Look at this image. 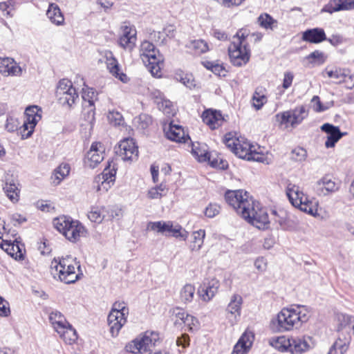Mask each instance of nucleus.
Instances as JSON below:
<instances>
[{
    "label": "nucleus",
    "mask_w": 354,
    "mask_h": 354,
    "mask_svg": "<svg viewBox=\"0 0 354 354\" xmlns=\"http://www.w3.org/2000/svg\"><path fill=\"white\" fill-rule=\"evenodd\" d=\"M53 277L65 283H73L83 275L80 262L71 255L54 258L50 266Z\"/></svg>",
    "instance_id": "1"
},
{
    "label": "nucleus",
    "mask_w": 354,
    "mask_h": 354,
    "mask_svg": "<svg viewBox=\"0 0 354 354\" xmlns=\"http://www.w3.org/2000/svg\"><path fill=\"white\" fill-rule=\"evenodd\" d=\"M308 319V312L304 306L284 308L277 316V328L280 332L289 331L294 328H298Z\"/></svg>",
    "instance_id": "2"
},
{
    "label": "nucleus",
    "mask_w": 354,
    "mask_h": 354,
    "mask_svg": "<svg viewBox=\"0 0 354 354\" xmlns=\"http://www.w3.org/2000/svg\"><path fill=\"white\" fill-rule=\"evenodd\" d=\"M249 32L246 29L239 30L228 46V54L234 66H241L250 60V50L246 41Z\"/></svg>",
    "instance_id": "3"
},
{
    "label": "nucleus",
    "mask_w": 354,
    "mask_h": 354,
    "mask_svg": "<svg viewBox=\"0 0 354 354\" xmlns=\"http://www.w3.org/2000/svg\"><path fill=\"white\" fill-rule=\"evenodd\" d=\"M54 227L66 239L72 243H76L80 237L85 236L86 229L77 220H73L67 216H60L53 221Z\"/></svg>",
    "instance_id": "4"
},
{
    "label": "nucleus",
    "mask_w": 354,
    "mask_h": 354,
    "mask_svg": "<svg viewBox=\"0 0 354 354\" xmlns=\"http://www.w3.org/2000/svg\"><path fill=\"white\" fill-rule=\"evenodd\" d=\"M140 56L153 76L158 77L161 76L160 64L162 62L163 58L153 43L149 41L142 42L140 48Z\"/></svg>",
    "instance_id": "5"
},
{
    "label": "nucleus",
    "mask_w": 354,
    "mask_h": 354,
    "mask_svg": "<svg viewBox=\"0 0 354 354\" xmlns=\"http://www.w3.org/2000/svg\"><path fill=\"white\" fill-rule=\"evenodd\" d=\"M308 112L304 106L279 112L275 115L279 128L288 129L295 128L307 117Z\"/></svg>",
    "instance_id": "6"
},
{
    "label": "nucleus",
    "mask_w": 354,
    "mask_h": 354,
    "mask_svg": "<svg viewBox=\"0 0 354 354\" xmlns=\"http://www.w3.org/2000/svg\"><path fill=\"white\" fill-rule=\"evenodd\" d=\"M250 205V207L245 211L249 216L241 215V217L259 230L268 228L270 221L266 209L263 207L259 202L254 200L251 201Z\"/></svg>",
    "instance_id": "7"
},
{
    "label": "nucleus",
    "mask_w": 354,
    "mask_h": 354,
    "mask_svg": "<svg viewBox=\"0 0 354 354\" xmlns=\"http://www.w3.org/2000/svg\"><path fill=\"white\" fill-rule=\"evenodd\" d=\"M225 200L238 214L249 216L245 211L250 207V203L253 198L249 196L247 192L242 189L227 190L225 194Z\"/></svg>",
    "instance_id": "8"
},
{
    "label": "nucleus",
    "mask_w": 354,
    "mask_h": 354,
    "mask_svg": "<svg viewBox=\"0 0 354 354\" xmlns=\"http://www.w3.org/2000/svg\"><path fill=\"white\" fill-rule=\"evenodd\" d=\"M286 192L289 201L294 207L310 215L315 214L312 202L308 199L298 185L289 183Z\"/></svg>",
    "instance_id": "9"
},
{
    "label": "nucleus",
    "mask_w": 354,
    "mask_h": 354,
    "mask_svg": "<svg viewBox=\"0 0 354 354\" xmlns=\"http://www.w3.org/2000/svg\"><path fill=\"white\" fill-rule=\"evenodd\" d=\"M147 228L152 231L166 236H171L176 239L185 241L188 237V232L183 229L181 225L178 223H174L172 221H155L149 222Z\"/></svg>",
    "instance_id": "10"
},
{
    "label": "nucleus",
    "mask_w": 354,
    "mask_h": 354,
    "mask_svg": "<svg viewBox=\"0 0 354 354\" xmlns=\"http://www.w3.org/2000/svg\"><path fill=\"white\" fill-rule=\"evenodd\" d=\"M129 309L124 303H115L108 315L107 321L112 337H116L127 322Z\"/></svg>",
    "instance_id": "11"
},
{
    "label": "nucleus",
    "mask_w": 354,
    "mask_h": 354,
    "mask_svg": "<svg viewBox=\"0 0 354 354\" xmlns=\"http://www.w3.org/2000/svg\"><path fill=\"white\" fill-rule=\"evenodd\" d=\"M158 339V333L153 331H147L142 335L136 337L127 344L125 348L127 351L131 353H143L154 346Z\"/></svg>",
    "instance_id": "12"
},
{
    "label": "nucleus",
    "mask_w": 354,
    "mask_h": 354,
    "mask_svg": "<svg viewBox=\"0 0 354 354\" xmlns=\"http://www.w3.org/2000/svg\"><path fill=\"white\" fill-rule=\"evenodd\" d=\"M192 153L198 159L199 162H205L208 160L211 166L224 169L227 164L225 161L220 160H211L210 155L207 151V146L203 143H193L192 146Z\"/></svg>",
    "instance_id": "13"
},
{
    "label": "nucleus",
    "mask_w": 354,
    "mask_h": 354,
    "mask_svg": "<svg viewBox=\"0 0 354 354\" xmlns=\"http://www.w3.org/2000/svg\"><path fill=\"white\" fill-rule=\"evenodd\" d=\"M136 28L127 22L123 23L120 28L119 44L124 49L131 50L137 41Z\"/></svg>",
    "instance_id": "14"
},
{
    "label": "nucleus",
    "mask_w": 354,
    "mask_h": 354,
    "mask_svg": "<svg viewBox=\"0 0 354 354\" xmlns=\"http://www.w3.org/2000/svg\"><path fill=\"white\" fill-rule=\"evenodd\" d=\"M116 154L123 160H134L138 158V149L133 138H125L120 141L115 149Z\"/></svg>",
    "instance_id": "15"
},
{
    "label": "nucleus",
    "mask_w": 354,
    "mask_h": 354,
    "mask_svg": "<svg viewBox=\"0 0 354 354\" xmlns=\"http://www.w3.org/2000/svg\"><path fill=\"white\" fill-rule=\"evenodd\" d=\"M104 147L100 142H93L87 152L85 162L90 168H95L104 156Z\"/></svg>",
    "instance_id": "16"
},
{
    "label": "nucleus",
    "mask_w": 354,
    "mask_h": 354,
    "mask_svg": "<svg viewBox=\"0 0 354 354\" xmlns=\"http://www.w3.org/2000/svg\"><path fill=\"white\" fill-rule=\"evenodd\" d=\"M243 299L239 295H234L226 308L227 318L232 325L237 322L241 315Z\"/></svg>",
    "instance_id": "17"
},
{
    "label": "nucleus",
    "mask_w": 354,
    "mask_h": 354,
    "mask_svg": "<svg viewBox=\"0 0 354 354\" xmlns=\"http://www.w3.org/2000/svg\"><path fill=\"white\" fill-rule=\"evenodd\" d=\"M322 131L326 133L327 140L325 142L326 148H331L335 145L346 133H342L338 127L334 126L329 123H325L321 127Z\"/></svg>",
    "instance_id": "18"
},
{
    "label": "nucleus",
    "mask_w": 354,
    "mask_h": 354,
    "mask_svg": "<svg viewBox=\"0 0 354 354\" xmlns=\"http://www.w3.org/2000/svg\"><path fill=\"white\" fill-rule=\"evenodd\" d=\"M219 288V281L212 279L208 283H204L198 290V295L205 302L209 301L216 294Z\"/></svg>",
    "instance_id": "19"
},
{
    "label": "nucleus",
    "mask_w": 354,
    "mask_h": 354,
    "mask_svg": "<svg viewBox=\"0 0 354 354\" xmlns=\"http://www.w3.org/2000/svg\"><path fill=\"white\" fill-rule=\"evenodd\" d=\"M290 352L292 354H300L308 351L313 346L312 338L309 336L290 338Z\"/></svg>",
    "instance_id": "20"
},
{
    "label": "nucleus",
    "mask_w": 354,
    "mask_h": 354,
    "mask_svg": "<svg viewBox=\"0 0 354 354\" xmlns=\"http://www.w3.org/2000/svg\"><path fill=\"white\" fill-rule=\"evenodd\" d=\"M354 10V0H330L322 9V12L332 14L342 10Z\"/></svg>",
    "instance_id": "21"
},
{
    "label": "nucleus",
    "mask_w": 354,
    "mask_h": 354,
    "mask_svg": "<svg viewBox=\"0 0 354 354\" xmlns=\"http://www.w3.org/2000/svg\"><path fill=\"white\" fill-rule=\"evenodd\" d=\"M18 186V180L12 176L6 178L3 190L8 198L13 203H17L19 199L20 189Z\"/></svg>",
    "instance_id": "22"
},
{
    "label": "nucleus",
    "mask_w": 354,
    "mask_h": 354,
    "mask_svg": "<svg viewBox=\"0 0 354 354\" xmlns=\"http://www.w3.org/2000/svg\"><path fill=\"white\" fill-rule=\"evenodd\" d=\"M165 133L166 137L176 142H185L188 136H186L183 127L180 125L174 124L171 122L168 127H165Z\"/></svg>",
    "instance_id": "23"
},
{
    "label": "nucleus",
    "mask_w": 354,
    "mask_h": 354,
    "mask_svg": "<svg viewBox=\"0 0 354 354\" xmlns=\"http://www.w3.org/2000/svg\"><path fill=\"white\" fill-rule=\"evenodd\" d=\"M21 69L15 60L10 57L0 59V73L5 76L19 75Z\"/></svg>",
    "instance_id": "24"
},
{
    "label": "nucleus",
    "mask_w": 354,
    "mask_h": 354,
    "mask_svg": "<svg viewBox=\"0 0 354 354\" xmlns=\"http://www.w3.org/2000/svg\"><path fill=\"white\" fill-rule=\"evenodd\" d=\"M116 174V167L115 162L111 160L108 162V165L104 168L103 172L100 176H98L96 178L97 181L102 180L101 186L103 187L104 189H108L106 185L109 186L110 183H113L115 178Z\"/></svg>",
    "instance_id": "25"
},
{
    "label": "nucleus",
    "mask_w": 354,
    "mask_h": 354,
    "mask_svg": "<svg viewBox=\"0 0 354 354\" xmlns=\"http://www.w3.org/2000/svg\"><path fill=\"white\" fill-rule=\"evenodd\" d=\"M252 334L245 332L234 346L231 354H246L252 344Z\"/></svg>",
    "instance_id": "26"
},
{
    "label": "nucleus",
    "mask_w": 354,
    "mask_h": 354,
    "mask_svg": "<svg viewBox=\"0 0 354 354\" xmlns=\"http://www.w3.org/2000/svg\"><path fill=\"white\" fill-rule=\"evenodd\" d=\"M303 41L313 43L319 44L326 40V36L323 28H314L308 29L302 34Z\"/></svg>",
    "instance_id": "27"
},
{
    "label": "nucleus",
    "mask_w": 354,
    "mask_h": 354,
    "mask_svg": "<svg viewBox=\"0 0 354 354\" xmlns=\"http://www.w3.org/2000/svg\"><path fill=\"white\" fill-rule=\"evenodd\" d=\"M202 119L212 129L218 127L223 122L221 114L216 111L212 110L204 111L202 115Z\"/></svg>",
    "instance_id": "28"
},
{
    "label": "nucleus",
    "mask_w": 354,
    "mask_h": 354,
    "mask_svg": "<svg viewBox=\"0 0 354 354\" xmlns=\"http://www.w3.org/2000/svg\"><path fill=\"white\" fill-rule=\"evenodd\" d=\"M46 16L49 20L56 26L64 24V17L56 3H50L46 12Z\"/></svg>",
    "instance_id": "29"
},
{
    "label": "nucleus",
    "mask_w": 354,
    "mask_h": 354,
    "mask_svg": "<svg viewBox=\"0 0 354 354\" xmlns=\"http://www.w3.org/2000/svg\"><path fill=\"white\" fill-rule=\"evenodd\" d=\"M205 237V230L201 229L193 232L191 234V240L189 245V250L192 252H199L203 245Z\"/></svg>",
    "instance_id": "30"
},
{
    "label": "nucleus",
    "mask_w": 354,
    "mask_h": 354,
    "mask_svg": "<svg viewBox=\"0 0 354 354\" xmlns=\"http://www.w3.org/2000/svg\"><path fill=\"white\" fill-rule=\"evenodd\" d=\"M63 329H59L56 332L59 335V337L68 344L74 343L77 339V335L75 329L69 324L67 326H63Z\"/></svg>",
    "instance_id": "31"
},
{
    "label": "nucleus",
    "mask_w": 354,
    "mask_h": 354,
    "mask_svg": "<svg viewBox=\"0 0 354 354\" xmlns=\"http://www.w3.org/2000/svg\"><path fill=\"white\" fill-rule=\"evenodd\" d=\"M253 148H254V147L249 142L239 140L234 153L239 158L248 160Z\"/></svg>",
    "instance_id": "32"
},
{
    "label": "nucleus",
    "mask_w": 354,
    "mask_h": 354,
    "mask_svg": "<svg viewBox=\"0 0 354 354\" xmlns=\"http://www.w3.org/2000/svg\"><path fill=\"white\" fill-rule=\"evenodd\" d=\"M290 338L285 336L272 337L270 339V344L281 352H290Z\"/></svg>",
    "instance_id": "33"
},
{
    "label": "nucleus",
    "mask_w": 354,
    "mask_h": 354,
    "mask_svg": "<svg viewBox=\"0 0 354 354\" xmlns=\"http://www.w3.org/2000/svg\"><path fill=\"white\" fill-rule=\"evenodd\" d=\"M49 320L55 331L59 329H63V326H67L68 323L64 316L57 310L50 313Z\"/></svg>",
    "instance_id": "34"
},
{
    "label": "nucleus",
    "mask_w": 354,
    "mask_h": 354,
    "mask_svg": "<svg viewBox=\"0 0 354 354\" xmlns=\"http://www.w3.org/2000/svg\"><path fill=\"white\" fill-rule=\"evenodd\" d=\"M71 167L68 163H62L57 167L53 175V183L59 185L70 173Z\"/></svg>",
    "instance_id": "35"
},
{
    "label": "nucleus",
    "mask_w": 354,
    "mask_h": 354,
    "mask_svg": "<svg viewBox=\"0 0 354 354\" xmlns=\"http://www.w3.org/2000/svg\"><path fill=\"white\" fill-rule=\"evenodd\" d=\"M185 46L198 55L205 53L209 50L207 43L203 39L189 41Z\"/></svg>",
    "instance_id": "36"
},
{
    "label": "nucleus",
    "mask_w": 354,
    "mask_h": 354,
    "mask_svg": "<svg viewBox=\"0 0 354 354\" xmlns=\"http://www.w3.org/2000/svg\"><path fill=\"white\" fill-rule=\"evenodd\" d=\"M107 67L110 73L120 81L124 83L128 81V77L120 71L118 61L115 58L108 59Z\"/></svg>",
    "instance_id": "37"
},
{
    "label": "nucleus",
    "mask_w": 354,
    "mask_h": 354,
    "mask_svg": "<svg viewBox=\"0 0 354 354\" xmlns=\"http://www.w3.org/2000/svg\"><path fill=\"white\" fill-rule=\"evenodd\" d=\"M326 73L328 77L335 80V83L340 84L347 82L348 71L344 68H335V70L328 71Z\"/></svg>",
    "instance_id": "38"
},
{
    "label": "nucleus",
    "mask_w": 354,
    "mask_h": 354,
    "mask_svg": "<svg viewBox=\"0 0 354 354\" xmlns=\"http://www.w3.org/2000/svg\"><path fill=\"white\" fill-rule=\"evenodd\" d=\"M317 184L322 187L324 195H326L330 192H335L338 189L335 183L328 176L320 179L317 182Z\"/></svg>",
    "instance_id": "39"
},
{
    "label": "nucleus",
    "mask_w": 354,
    "mask_h": 354,
    "mask_svg": "<svg viewBox=\"0 0 354 354\" xmlns=\"http://www.w3.org/2000/svg\"><path fill=\"white\" fill-rule=\"evenodd\" d=\"M348 344L349 340L348 339L342 340L339 338L333 344L328 354H344L348 349Z\"/></svg>",
    "instance_id": "40"
},
{
    "label": "nucleus",
    "mask_w": 354,
    "mask_h": 354,
    "mask_svg": "<svg viewBox=\"0 0 354 354\" xmlns=\"http://www.w3.org/2000/svg\"><path fill=\"white\" fill-rule=\"evenodd\" d=\"M337 321L339 322V329L348 328L353 330L354 335V317L346 315V314H338Z\"/></svg>",
    "instance_id": "41"
},
{
    "label": "nucleus",
    "mask_w": 354,
    "mask_h": 354,
    "mask_svg": "<svg viewBox=\"0 0 354 354\" xmlns=\"http://www.w3.org/2000/svg\"><path fill=\"white\" fill-rule=\"evenodd\" d=\"M82 119L89 125L90 129L93 128L95 121V105H83Z\"/></svg>",
    "instance_id": "42"
},
{
    "label": "nucleus",
    "mask_w": 354,
    "mask_h": 354,
    "mask_svg": "<svg viewBox=\"0 0 354 354\" xmlns=\"http://www.w3.org/2000/svg\"><path fill=\"white\" fill-rule=\"evenodd\" d=\"M195 293V287L192 284L185 285L180 290V297L181 301L186 304L192 301Z\"/></svg>",
    "instance_id": "43"
},
{
    "label": "nucleus",
    "mask_w": 354,
    "mask_h": 354,
    "mask_svg": "<svg viewBox=\"0 0 354 354\" xmlns=\"http://www.w3.org/2000/svg\"><path fill=\"white\" fill-rule=\"evenodd\" d=\"M203 66L218 76H225L226 71L225 68L218 62L211 61L202 62Z\"/></svg>",
    "instance_id": "44"
},
{
    "label": "nucleus",
    "mask_w": 354,
    "mask_h": 354,
    "mask_svg": "<svg viewBox=\"0 0 354 354\" xmlns=\"http://www.w3.org/2000/svg\"><path fill=\"white\" fill-rule=\"evenodd\" d=\"M58 99L62 104L71 106L78 99V95L75 88L71 89V91L59 97Z\"/></svg>",
    "instance_id": "45"
},
{
    "label": "nucleus",
    "mask_w": 354,
    "mask_h": 354,
    "mask_svg": "<svg viewBox=\"0 0 354 354\" xmlns=\"http://www.w3.org/2000/svg\"><path fill=\"white\" fill-rule=\"evenodd\" d=\"M259 25L265 28L273 30L277 27V21L268 14H262L258 17Z\"/></svg>",
    "instance_id": "46"
},
{
    "label": "nucleus",
    "mask_w": 354,
    "mask_h": 354,
    "mask_svg": "<svg viewBox=\"0 0 354 354\" xmlns=\"http://www.w3.org/2000/svg\"><path fill=\"white\" fill-rule=\"evenodd\" d=\"M97 94L93 88L86 86L82 88V99L84 101V104L94 105L97 99Z\"/></svg>",
    "instance_id": "47"
},
{
    "label": "nucleus",
    "mask_w": 354,
    "mask_h": 354,
    "mask_svg": "<svg viewBox=\"0 0 354 354\" xmlns=\"http://www.w3.org/2000/svg\"><path fill=\"white\" fill-rule=\"evenodd\" d=\"M156 104L159 110L168 116L174 115V106L170 100L164 98L162 100L156 101Z\"/></svg>",
    "instance_id": "48"
},
{
    "label": "nucleus",
    "mask_w": 354,
    "mask_h": 354,
    "mask_svg": "<svg viewBox=\"0 0 354 354\" xmlns=\"http://www.w3.org/2000/svg\"><path fill=\"white\" fill-rule=\"evenodd\" d=\"M71 89H75L73 86L72 82L68 79L61 80L57 87V97H60L68 91H71Z\"/></svg>",
    "instance_id": "49"
},
{
    "label": "nucleus",
    "mask_w": 354,
    "mask_h": 354,
    "mask_svg": "<svg viewBox=\"0 0 354 354\" xmlns=\"http://www.w3.org/2000/svg\"><path fill=\"white\" fill-rule=\"evenodd\" d=\"M104 209H99L97 208H93L88 214V218L89 220L94 223H101L106 217L104 213Z\"/></svg>",
    "instance_id": "50"
},
{
    "label": "nucleus",
    "mask_w": 354,
    "mask_h": 354,
    "mask_svg": "<svg viewBox=\"0 0 354 354\" xmlns=\"http://www.w3.org/2000/svg\"><path fill=\"white\" fill-rule=\"evenodd\" d=\"M326 58L324 53L319 50H315L306 57V59L309 60L310 63L317 64L318 65L324 64L326 61Z\"/></svg>",
    "instance_id": "51"
},
{
    "label": "nucleus",
    "mask_w": 354,
    "mask_h": 354,
    "mask_svg": "<svg viewBox=\"0 0 354 354\" xmlns=\"http://www.w3.org/2000/svg\"><path fill=\"white\" fill-rule=\"evenodd\" d=\"M15 247H16L17 249V252L16 253L15 259H21L23 257V254L18 244H11L10 242L6 241L1 245L2 249H4L12 257H13L14 254L11 252H9V250H15Z\"/></svg>",
    "instance_id": "52"
},
{
    "label": "nucleus",
    "mask_w": 354,
    "mask_h": 354,
    "mask_svg": "<svg viewBox=\"0 0 354 354\" xmlns=\"http://www.w3.org/2000/svg\"><path fill=\"white\" fill-rule=\"evenodd\" d=\"M221 212V207L216 203H210L205 209V215L208 218H214Z\"/></svg>",
    "instance_id": "53"
},
{
    "label": "nucleus",
    "mask_w": 354,
    "mask_h": 354,
    "mask_svg": "<svg viewBox=\"0 0 354 354\" xmlns=\"http://www.w3.org/2000/svg\"><path fill=\"white\" fill-rule=\"evenodd\" d=\"M248 160L257 161V162H263V163H266V164L270 163V162L268 160L267 156H266L262 153L256 151L254 148H253Z\"/></svg>",
    "instance_id": "54"
},
{
    "label": "nucleus",
    "mask_w": 354,
    "mask_h": 354,
    "mask_svg": "<svg viewBox=\"0 0 354 354\" xmlns=\"http://www.w3.org/2000/svg\"><path fill=\"white\" fill-rule=\"evenodd\" d=\"M253 105L257 109H260L266 102V97L256 91L252 97Z\"/></svg>",
    "instance_id": "55"
},
{
    "label": "nucleus",
    "mask_w": 354,
    "mask_h": 354,
    "mask_svg": "<svg viewBox=\"0 0 354 354\" xmlns=\"http://www.w3.org/2000/svg\"><path fill=\"white\" fill-rule=\"evenodd\" d=\"M183 323L188 327L189 331L196 330L198 327V319L192 315H188L186 316Z\"/></svg>",
    "instance_id": "56"
},
{
    "label": "nucleus",
    "mask_w": 354,
    "mask_h": 354,
    "mask_svg": "<svg viewBox=\"0 0 354 354\" xmlns=\"http://www.w3.org/2000/svg\"><path fill=\"white\" fill-rule=\"evenodd\" d=\"M239 139L234 138L230 136V134H227L224 138V142L227 148H229L233 153L236 150Z\"/></svg>",
    "instance_id": "57"
},
{
    "label": "nucleus",
    "mask_w": 354,
    "mask_h": 354,
    "mask_svg": "<svg viewBox=\"0 0 354 354\" xmlns=\"http://www.w3.org/2000/svg\"><path fill=\"white\" fill-rule=\"evenodd\" d=\"M19 125V122L17 119L14 118L12 117H10L7 118L6 129L10 131L13 132L18 129Z\"/></svg>",
    "instance_id": "58"
},
{
    "label": "nucleus",
    "mask_w": 354,
    "mask_h": 354,
    "mask_svg": "<svg viewBox=\"0 0 354 354\" xmlns=\"http://www.w3.org/2000/svg\"><path fill=\"white\" fill-rule=\"evenodd\" d=\"M306 151L303 148H297L292 151V158L295 161H301L305 159Z\"/></svg>",
    "instance_id": "59"
},
{
    "label": "nucleus",
    "mask_w": 354,
    "mask_h": 354,
    "mask_svg": "<svg viewBox=\"0 0 354 354\" xmlns=\"http://www.w3.org/2000/svg\"><path fill=\"white\" fill-rule=\"evenodd\" d=\"M0 10L3 12V15L8 17L13 15V6L11 2H1L0 3Z\"/></svg>",
    "instance_id": "60"
},
{
    "label": "nucleus",
    "mask_w": 354,
    "mask_h": 354,
    "mask_svg": "<svg viewBox=\"0 0 354 354\" xmlns=\"http://www.w3.org/2000/svg\"><path fill=\"white\" fill-rule=\"evenodd\" d=\"M30 124H28L26 122H23L21 127H20V133L23 139L29 138L34 130H32L30 127Z\"/></svg>",
    "instance_id": "61"
},
{
    "label": "nucleus",
    "mask_w": 354,
    "mask_h": 354,
    "mask_svg": "<svg viewBox=\"0 0 354 354\" xmlns=\"http://www.w3.org/2000/svg\"><path fill=\"white\" fill-rule=\"evenodd\" d=\"M108 118L115 125H120L122 121V116L118 112L110 111Z\"/></svg>",
    "instance_id": "62"
},
{
    "label": "nucleus",
    "mask_w": 354,
    "mask_h": 354,
    "mask_svg": "<svg viewBox=\"0 0 354 354\" xmlns=\"http://www.w3.org/2000/svg\"><path fill=\"white\" fill-rule=\"evenodd\" d=\"M9 313L10 308L8 301L0 296V315L8 316Z\"/></svg>",
    "instance_id": "63"
},
{
    "label": "nucleus",
    "mask_w": 354,
    "mask_h": 354,
    "mask_svg": "<svg viewBox=\"0 0 354 354\" xmlns=\"http://www.w3.org/2000/svg\"><path fill=\"white\" fill-rule=\"evenodd\" d=\"M255 268L261 272H264L267 268V262L263 257H259L254 261Z\"/></svg>",
    "instance_id": "64"
}]
</instances>
